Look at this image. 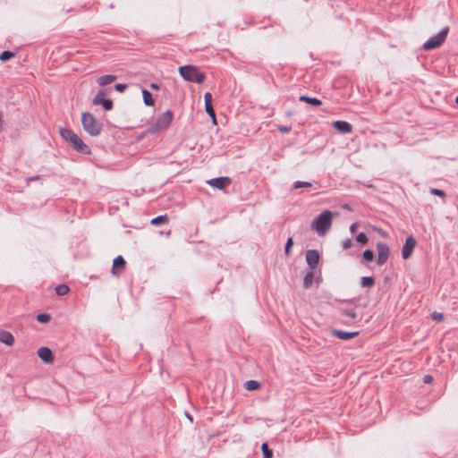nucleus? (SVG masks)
<instances>
[{
    "label": "nucleus",
    "instance_id": "nucleus-32",
    "mask_svg": "<svg viewBox=\"0 0 458 458\" xmlns=\"http://www.w3.org/2000/svg\"><path fill=\"white\" fill-rule=\"evenodd\" d=\"M51 319V316L48 314V313H39L37 315V320L39 322V323H42V324H46L47 322H49Z\"/></svg>",
    "mask_w": 458,
    "mask_h": 458
},
{
    "label": "nucleus",
    "instance_id": "nucleus-35",
    "mask_svg": "<svg viewBox=\"0 0 458 458\" xmlns=\"http://www.w3.org/2000/svg\"><path fill=\"white\" fill-rule=\"evenodd\" d=\"M128 88L125 83H117L114 85V89L120 93L123 92Z\"/></svg>",
    "mask_w": 458,
    "mask_h": 458
},
{
    "label": "nucleus",
    "instance_id": "nucleus-22",
    "mask_svg": "<svg viewBox=\"0 0 458 458\" xmlns=\"http://www.w3.org/2000/svg\"><path fill=\"white\" fill-rule=\"evenodd\" d=\"M314 278L315 275L312 271L307 272L303 278V287L305 289H310L313 284Z\"/></svg>",
    "mask_w": 458,
    "mask_h": 458
},
{
    "label": "nucleus",
    "instance_id": "nucleus-27",
    "mask_svg": "<svg viewBox=\"0 0 458 458\" xmlns=\"http://www.w3.org/2000/svg\"><path fill=\"white\" fill-rule=\"evenodd\" d=\"M70 288L66 284H59L55 287V293L59 296L66 295Z\"/></svg>",
    "mask_w": 458,
    "mask_h": 458
},
{
    "label": "nucleus",
    "instance_id": "nucleus-21",
    "mask_svg": "<svg viewBox=\"0 0 458 458\" xmlns=\"http://www.w3.org/2000/svg\"><path fill=\"white\" fill-rule=\"evenodd\" d=\"M143 102L147 106H152L155 104L152 94L146 89H142Z\"/></svg>",
    "mask_w": 458,
    "mask_h": 458
},
{
    "label": "nucleus",
    "instance_id": "nucleus-45",
    "mask_svg": "<svg viewBox=\"0 0 458 458\" xmlns=\"http://www.w3.org/2000/svg\"><path fill=\"white\" fill-rule=\"evenodd\" d=\"M188 419H190V420H192L191 417L189 415V414H186Z\"/></svg>",
    "mask_w": 458,
    "mask_h": 458
},
{
    "label": "nucleus",
    "instance_id": "nucleus-25",
    "mask_svg": "<svg viewBox=\"0 0 458 458\" xmlns=\"http://www.w3.org/2000/svg\"><path fill=\"white\" fill-rule=\"evenodd\" d=\"M375 284V278L373 276H363L360 279V285L362 287H372Z\"/></svg>",
    "mask_w": 458,
    "mask_h": 458
},
{
    "label": "nucleus",
    "instance_id": "nucleus-5",
    "mask_svg": "<svg viewBox=\"0 0 458 458\" xmlns=\"http://www.w3.org/2000/svg\"><path fill=\"white\" fill-rule=\"evenodd\" d=\"M448 32V26L442 28L437 35L431 37L423 44V49L428 51L440 47L445 42Z\"/></svg>",
    "mask_w": 458,
    "mask_h": 458
},
{
    "label": "nucleus",
    "instance_id": "nucleus-11",
    "mask_svg": "<svg viewBox=\"0 0 458 458\" xmlns=\"http://www.w3.org/2000/svg\"><path fill=\"white\" fill-rule=\"evenodd\" d=\"M232 182L231 178L227 176L216 177L208 180L207 183L218 190H224Z\"/></svg>",
    "mask_w": 458,
    "mask_h": 458
},
{
    "label": "nucleus",
    "instance_id": "nucleus-17",
    "mask_svg": "<svg viewBox=\"0 0 458 458\" xmlns=\"http://www.w3.org/2000/svg\"><path fill=\"white\" fill-rule=\"evenodd\" d=\"M0 342L8 346H12L14 343V337L9 331L2 330L0 331Z\"/></svg>",
    "mask_w": 458,
    "mask_h": 458
},
{
    "label": "nucleus",
    "instance_id": "nucleus-16",
    "mask_svg": "<svg viewBox=\"0 0 458 458\" xmlns=\"http://www.w3.org/2000/svg\"><path fill=\"white\" fill-rule=\"evenodd\" d=\"M126 261L122 256H117L113 260L112 273L113 275H119L121 271L124 270Z\"/></svg>",
    "mask_w": 458,
    "mask_h": 458
},
{
    "label": "nucleus",
    "instance_id": "nucleus-4",
    "mask_svg": "<svg viewBox=\"0 0 458 458\" xmlns=\"http://www.w3.org/2000/svg\"><path fill=\"white\" fill-rule=\"evenodd\" d=\"M180 75L187 81L201 84L205 81V73L199 72L195 65L188 64L179 67Z\"/></svg>",
    "mask_w": 458,
    "mask_h": 458
},
{
    "label": "nucleus",
    "instance_id": "nucleus-30",
    "mask_svg": "<svg viewBox=\"0 0 458 458\" xmlns=\"http://www.w3.org/2000/svg\"><path fill=\"white\" fill-rule=\"evenodd\" d=\"M355 240L358 243L361 245H367L369 243V238L366 233H360L356 235Z\"/></svg>",
    "mask_w": 458,
    "mask_h": 458
},
{
    "label": "nucleus",
    "instance_id": "nucleus-8",
    "mask_svg": "<svg viewBox=\"0 0 458 458\" xmlns=\"http://www.w3.org/2000/svg\"><path fill=\"white\" fill-rule=\"evenodd\" d=\"M377 264L378 266H383L386 263L389 255H390V248L389 246L382 242L377 243Z\"/></svg>",
    "mask_w": 458,
    "mask_h": 458
},
{
    "label": "nucleus",
    "instance_id": "nucleus-15",
    "mask_svg": "<svg viewBox=\"0 0 458 458\" xmlns=\"http://www.w3.org/2000/svg\"><path fill=\"white\" fill-rule=\"evenodd\" d=\"M333 127L340 133L349 134L352 131V125L346 121H335L333 123Z\"/></svg>",
    "mask_w": 458,
    "mask_h": 458
},
{
    "label": "nucleus",
    "instance_id": "nucleus-20",
    "mask_svg": "<svg viewBox=\"0 0 458 458\" xmlns=\"http://www.w3.org/2000/svg\"><path fill=\"white\" fill-rule=\"evenodd\" d=\"M339 312L343 316H346L352 320L358 318V314L355 312L353 308L344 307L339 309Z\"/></svg>",
    "mask_w": 458,
    "mask_h": 458
},
{
    "label": "nucleus",
    "instance_id": "nucleus-12",
    "mask_svg": "<svg viewBox=\"0 0 458 458\" xmlns=\"http://www.w3.org/2000/svg\"><path fill=\"white\" fill-rule=\"evenodd\" d=\"M204 101L206 113L212 118L213 123H216V113L212 106V95L210 92H206L204 94Z\"/></svg>",
    "mask_w": 458,
    "mask_h": 458
},
{
    "label": "nucleus",
    "instance_id": "nucleus-9",
    "mask_svg": "<svg viewBox=\"0 0 458 458\" xmlns=\"http://www.w3.org/2000/svg\"><path fill=\"white\" fill-rule=\"evenodd\" d=\"M416 245L417 241L412 235H409L405 239V242L402 247V257L403 259H408L411 257Z\"/></svg>",
    "mask_w": 458,
    "mask_h": 458
},
{
    "label": "nucleus",
    "instance_id": "nucleus-23",
    "mask_svg": "<svg viewBox=\"0 0 458 458\" xmlns=\"http://www.w3.org/2000/svg\"><path fill=\"white\" fill-rule=\"evenodd\" d=\"M261 384L257 380H248L245 382L244 386L248 391H255L260 388Z\"/></svg>",
    "mask_w": 458,
    "mask_h": 458
},
{
    "label": "nucleus",
    "instance_id": "nucleus-14",
    "mask_svg": "<svg viewBox=\"0 0 458 458\" xmlns=\"http://www.w3.org/2000/svg\"><path fill=\"white\" fill-rule=\"evenodd\" d=\"M38 356L47 364L53 363L55 359L53 352L48 347H40L38 350Z\"/></svg>",
    "mask_w": 458,
    "mask_h": 458
},
{
    "label": "nucleus",
    "instance_id": "nucleus-38",
    "mask_svg": "<svg viewBox=\"0 0 458 458\" xmlns=\"http://www.w3.org/2000/svg\"><path fill=\"white\" fill-rule=\"evenodd\" d=\"M432 318L434 320L440 321L444 318V315L442 313L434 312Z\"/></svg>",
    "mask_w": 458,
    "mask_h": 458
},
{
    "label": "nucleus",
    "instance_id": "nucleus-44",
    "mask_svg": "<svg viewBox=\"0 0 458 458\" xmlns=\"http://www.w3.org/2000/svg\"><path fill=\"white\" fill-rule=\"evenodd\" d=\"M455 103L458 106V96L455 98Z\"/></svg>",
    "mask_w": 458,
    "mask_h": 458
},
{
    "label": "nucleus",
    "instance_id": "nucleus-29",
    "mask_svg": "<svg viewBox=\"0 0 458 458\" xmlns=\"http://www.w3.org/2000/svg\"><path fill=\"white\" fill-rule=\"evenodd\" d=\"M362 259L367 262H371L375 259L374 251L370 249L365 250L362 253Z\"/></svg>",
    "mask_w": 458,
    "mask_h": 458
},
{
    "label": "nucleus",
    "instance_id": "nucleus-40",
    "mask_svg": "<svg viewBox=\"0 0 458 458\" xmlns=\"http://www.w3.org/2000/svg\"><path fill=\"white\" fill-rule=\"evenodd\" d=\"M358 226H359L358 223H352L350 225V232L351 233H355V231L357 230Z\"/></svg>",
    "mask_w": 458,
    "mask_h": 458
},
{
    "label": "nucleus",
    "instance_id": "nucleus-10",
    "mask_svg": "<svg viewBox=\"0 0 458 458\" xmlns=\"http://www.w3.org/2000/svg\"><path fill=\"white\" fill-rule=\"evenodd\" d=\"M306 262L310 269H316L319 264L320 255L317 250H309L305 255Z\"/></svg>",
    "mask_w": 458,
    "mask_h": 458
},
{
    "label": "nucleus",
    "instance_id": "nucleus-34",
    "mask_svg": "<svg viewBox=\"0 0 458 458\" xmlns=\"http://www.w3.org/2000/svg\"><path fill=\"white\" fill-rule=\"evenodd\" d=\"M429 192L432 195L442 197V198H445L446 196L445 192L440 189L431 188Z\"/></svg>",
    "mask_w": 458,
    "mask_h": 458
},
{
    "label": "nucleus",
    "instance_id": "nucleus-28",
    "mask_svg": "<svg viewBox=\"0 0 458 458\" xmlns=\"http://www.w3.org/2000/svg\"><path fill=\"white\" fill-rule=\"evenodd\" d=\"M14 56H15V53L14 52H12V51H9V50H4V51H3L0 54V60L2 62H7V61H9L10 59H12Z\"/></svg>",
    "mask_w": 458,
    "mask_h": 458
},
{
    "label": "nucleus",
    "instance_id": "nucleus-19",
    "mask_svg": "<svg viewBox=\"0 0 458 458\" xmlns=\"http://www.w3.org/2000/svg\"><path fill=\"white\" fill-rule=\"evenodd\" d=\"M299 100L301 102H305V103H308L313 106H319L322 105V102L320 99L317 98H312V97H309V96H305V95H302V96H300L299 98Z\"/></svg>",
    "mask_w": 458,
    "mask_h": 458
},
{
    "label": "nucleus",
    "instance_id": "nucleus-6",
    "mask_svg": "<svg viewBox=\"0 0 458 458\" xmlns=\"http://www.w3.org/2000/svg\"><path fill=\"white\" fill-rule=\"evenodd\" d=\"M174 118V114L171 110H166L163 114H161L157 119L156 123L151 127V131L153 133L158 132L164 130H166Z\"/></svg>",
    "mask_w": 458,
    "mask_h": 458
},
{
    "label": "nucleus",
    "instance_id": "nucleus-42",
    "mask_svg": "<svg viewBox=\"0 0 458 458\" xmlns=\"http://www.w3.org/2000/svg\"><path fill=\"white\" fill-rule=\"evenodd\" d=\"M149 88H150L151 89L157 90V89H160V85H159L158 83L152 82V83H150Z\"/></svg>",
    "mask_w": 458,
    "mask_h": 458
},
{
    "label": "nucleus",
    "instance_id": "nucleus-7",
    "mask_svg": "<svg viewBox=\"0 0 458 458\" xmlns=\"http://www.w3.org/2000/svg\"><path fill=\"white\" fill-rule=\"evenodd\" d=\"M106 90L100 89L92 99V104L95 106H102L105 111H110L114 107V102L111 98H106Z\"/></svg>",
    "mask_w": 458,
    "mask_h": 458
},
{
    "label": "nucleus",
    "instance_id": "nucleus-43",
    "mask_svg": "<svg viewBox=\"0 0 458 458\" xmlns=\"http://www.w3.org/2000/svg\"><path fill=\"white\" fill-rule=\"evenodd\" d=\"M377 233H378L380 235H382V236H384V237H385V236H386V232H385L383 229H381V228H377Z\"/></svg>",
    "mask_w": 458,
    "mask_h": 458
},
{
    "label": "nucleus",
    "instance_id": "nucleus-24",
    "mask_svg": "<svg viewBox=\"0 0 458 458\" xmlns=\"http://www.w3.org/2000/svg\"><path fill=\"white\" fill-rule=\"evenodd\" d=\"M168 220L169 219H168L167 215H161V216H157L154 217L150 223L153 225H160L167 223Z\"/></svg>",
    "mask_w": 458,
    "mask_h": 458
},
{
    "label": "nucleus",
    "instance_id": "nucleus-36",
    "mask_svg": "<svg viewBox=\"0 0 458 458\" xmlns=\"http://www.w3.org/2000/svg\"><path fill=\"white\" fill-rule=\"evenodd\" d=\"M277 130L283 133H288L292 131L291 125H278Z\"/></svg>",
    "mask_w": 458,
    "mask_h": 458
},
{
    "label": "nucleus",
    "instance_id": "nucleus-2",
    "mask_svg": "<svg viewBox=\"0 0 458 458\" xmlns=\"http://www.w3.org/2000/svg\"><path fill=\"white\" fill-rule=\"evenodd\" d=\"M333 220V213L324 210L317 216L311 223V229L316 231L319 236H324L330 229Z\"/></svg>",
    "mask_w": 458,
    "mask_h": 458
},
{
    "label": "nucleus",
    "instance_id": "nucleus-18",
    "mask_svg": "<svg viewBox=\"0 0 458 458\" xmlns=\"http://www.w3.org/2000/svg\"><path fill=\"white\" fill-rule=\"evenodd\" d=\"M116 76L113 74H106L98 78L97 82L100 86H106L111 84L116 80Z\"/></svg>",
    "mask_w": 458,
    "mask_h": 458
},
{
    "label": "nucleus",
    "instance_id": "nucleus-41",
    "mask_svg": "<svg viewBox=\"0 0 458 458\" xmlns=\"http://www.w3.org/2000/svg\"><path fill=\"white\" fill-rule=\"evenodd\" d=\"M39 178H40V176H39V175H33V176L28 177V178L26 179V181H27V182L29 183V182H32V181H37V180H38Z\"/></svg>",
    "mask_w": 458,
    "mask_h": 458
},
{
    "label": "nucleus",
    "instance_id": "nucleus-37",
    "mask_svg": "<svg viewBox=\"0 0 458 458\" xmlns=\"http://www.w3.org/2000/svg\"><path fill=\"white\" fill-rule=\"evenodd\" d=\"M352 245V242L351 239L347 238L342 242V247L344 250H347L351 248Z\"/></svg>",
    "mask_w": 458,
    "mask_h": 458
},
{
    "label": "nucleus",
    "instance_id": "nucleus-39",
    "mask_svg": "<svg viewBox=\"0 0 458 458\" xmlns=\"http://www.w3.org/2000/svg\"><path fill=\"white\" fill-rule=\"evenodd\" d=\"M433 381V377L430 376V375H426L424 376L423 377V382L426 383V384H429Z\"/></svg>",
    "mask_w": 458,
    "mask_h": 458
},
{
    "label": "nucleus",
    "instance_id": "nucleus-33",
    "mask_svg": "<svg viewBox=\"0 0 458 458\" xmlns=\"http://www.w3.org/2000/svg\"><path fill=\"white\" fill-rule=\"evenodd\" d=\"M311 186V183L309 182H301V181H296L293 185V189H299V188H309Z\"/></svg>",
    "mask_w": 458,
    "mask_h": 458
},
{
    "label": "nucleus",
    "instance_id": "nucleus-1",
    "mask_svg": "<svg viewBox=\"0 0 458 458\" xmlns=\"http://www.w3.org/2000/svg\"><path fill=\"white\" fill-rule=\"evenodd\" d=\"M60 135L62 139L68 142L76 152L81 155L91 154L89 147L87 144H85L83 140L72 130L61 129Z\"/></svg>",
    "mask_w": 458,
    "mask_h": 458
},
{
    "label": "nucleus",
    "instance_id": "nucleus-31",
    "mask_svg": "<svg viewBox=\"0 0 458 458\" xmlns=\"http://www.w3.org/2000/svg\"><path fill=\"white\" fill-rule=\"evenodd\" d=\"M293 246V240L292 237H289L287 239L285 246H284V253L287 257L291 256Z\"/></svg>",
    "mask_w": 458,
    "mask_h": 458
},
{
    "label": "nucleus",
    "instance_id": "nucleus-26",
    "mask_svg": "<svg viewBox=\"0 0 458 458\" xmlns=\"http://www.w3.org/2000/svg\"><path fill=\"white\" fill-rule=\"evenodd\" d=\"M261 451L263 458H273V450L269 448L267 443H263L261 445Z\"/></svg>",
    "mask_w": 458,
    "mask_h": 458
},
{
    "label": "nucleus",
    "instance_id": "nucleus-13",
    "mask_svg": "<svg viewBox=\"0 0 458 458\" xmlns=\"http://www.w3.org/2000/svg\"><path fill=\"white\" fill-rule=\"evenodd\" d=\"M330 333H331L332 336L336 337V338L341 339V340H344V341L352 339V338H354L357 335H359V332L358 331L346 332V331H343V330H340V329H332L330 331Z\"/></svg>",
    "mask_w": 458,
    "mask_h": 458
},
{
    "label": "nucleus",
    "instance_id": "nucleus-3",
    "mask_svg": "<svg viewBox=\"0 0 458 458\" xmlns=\"http://www.w3.org/2000/svg\"><path fill=\"white\" fill-rule=\"evenodd\" d=\"M81 124L84 131L92 137L98 136L103 130V123L89 112L81 114Z\"/></svg>",
    "mask_w": 458,
    "mask_h": 458
}]
</instances>
